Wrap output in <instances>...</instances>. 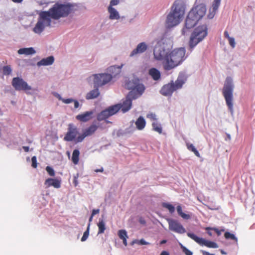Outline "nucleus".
<instances>
[{"label": "nucleus", "instance_id": "obj_35", "mask_svg": "<svg viewBox=\"0 0 255 255\" xmlns=\"http://www.w3.org/2000/svg\"><path fill=\"white\" fill-rule=\"evenodd\" d=\"M177 212L179 215H180L182 218L186 220H188L191 218L189 215L186 214L182 212V207L180 205H178L177 207Z\"/></svg>", "mask_w": 255, "mask_h": 255}, {"label": "nucleus", "instance_id": "obj_8", "mask_svg": "<svg viewBox=\"0 0 255 255\" xmlns=\"http://www.w3.org/2000/svg\"><path fill=\"white\" fill-rule=\"evenodd\" d=\"M94 83L95 87H100L109 83L112 79V76L109 74L103 73L94 74Z\"/></svg>", "mask_w": 255, "mask_h": 255}, {"label": "nucleus", "instance_id": "obj_5", "mask_svg": "<svg viewBox=\"0 0 255 255\" xmlns=\"http://www.w3.org/2000/svg\"><path fill=\"white\" fill-rule=\"evenodd\" d=\"M233 91L234 85L232 79L230 77H227L226 79L222 93L225 98L226 104L229 110L233 112Z\"/></svg>", "mask_w": 255, "mask_h": 255}, {"label": "nucleus", "instance_id": "obj_4", "mask_svg": "<svg viewBox=\"0 0 255 255\" xmlns=\"http://www.w3.org/2000/svg\"><path fill=\"white\" fill-rule=\"evenodd\" d=\"M186 81V78L184 75H179L175 83L171 82L164 85L160 90V93L165 96H171L175 91L181 89Z\"/></svg>", "mask_w": 255, "mask_h": 255}, {"label": "nucleus", "instance_id": "obj_27", "mask_svg": "<svg viewBox=\"0 0 255 255\" xmlns=\"http://www.w3.org/2000/svg\"><path fill=\"white\" fill-rule=\"evenodd\" d=\"M111 116V114H110L108 109L102 111L101 113H100L97 116V120L99 121L105 120Z\"/></svg>", "mask_w": 255, "mask_h": 255}, {"label": "nucleus", "instance_id": "obj_16", "mask_svg": "<svg viewBox=\"0 0 255 255\" xmlns=\"http://www.w3.org/2000/svg\"><path fill=\"white\" fill-rule=\"evenodd\" d=\"M198 21V20L193 15L191 16L190 13L189 12L186 19L185 28L182 30L183 34L185 35L186 32V30L193 28Z\"/></svg>", "mask_w": 255, "mask_h": 255}, {"label": "nucleus", "instance_id": "obj_12", "mask_svg": "<svg viewBox=\"0 0 255 255\" xmlns=\"http://www.w3.org/2000/svg\"><path fill=\"white\" fill-rule=\"evenodd\" d=\"M169 229L175 233L182 234L186 232L185 229L177 221L174 219H169L167 220Z\"/></svg>", "mask_w": 255, "mask_h": 255}, {"label": "nucleus", "instance_id": "obj_23", "mask_svg": "<svg viewBox=\"0 0 255 255\" xmlns=\"http://www.w3.org/2000/svg\"><path fill=\"white\" fill-rule=\"evenodd\" d=\"M17 53L19 54H25L26 55H33L36 53L33 47L20 48Z\"/></svg>", "mask_w": 255, "mask_h": 255}, {"label": "nucleus", "instance_id": "obj_38", "mask_svg": "<svg viewBox=\"0 0 255 255\" xmlns=\"http://www.w3.org/2000/svg\"><path fill=\"white\" fill-rule=\"evenodd\" d=\"M162 206L163 207L167 209L170 213H173L175 211L174 207L172 205H171L169 203H163L162 204Z\"/></svg>", "mask_w": 255, "mask_h": 255}, {"label": "nucleus", "instance_id": "obj_34", "mask_svg": "<svg viewBox=\"0 0 255 255\" xmlns=\"http://www.w3.org/2000/svg\"><path fill=\"white\" fill-rule=\"evenodd\" d=\"M98 227V234H101L104 233L106 230L105 223L102 219H100L97 224Z\"/></svg>", "mask_w": 255, "mask_h": 255}, {"label": "nucleus", "instance_id": "obj_24", "mask_svg": "<svg viewBox=\"0 0 255 255\" xmlns=\"http://www.w3.org/2000/svg\"><path fill=\"white\" fill-rule=\"evenodd\" d=\"M108 12L110 13L109 18L110 19H119L120 18L119 13L115 8L109 6Z\"/></svg>", "mask_w": 255, "mask_h": 255}, {"label": "nucleus", "instance_id": "obj_18", "mask_svg": "<svg viewBox=\"0 0 255 255\" xmlns=\"http://www.w3.org/2000/svg\"><path fill=\"white\" fill-rule=\"evenodd\" d=\"M221 0H214L212 6L209 9V13L207 15L208 17L212 19L215 16L217 10L220 5Z\"/></svg>", "mask_w": 255, "mask_h": 255}, {"label": "nucleus", "instance_id": "obj_49", "mask_svg": "<svg viewBox=\"0 0 255 255\" xmlns=\"http://www.w3.org/2000/svg\"><path fill=\"white\" fill-rule=\"evenodd\" d=\"M119 0H111L109 6L113 7V6L119 4Z\"/></svg>", "mask_w": 255, "mask_h": 255}, {"label": "nucleus", "instance_id": "obj_47", "mask_svg": "<svg viewBox=\"0 0 255 255\" xmlns=\"http://www.w3.org/2000/svg\"><path fill=\"white\" fill-rule=\"evenodd\" d=\"M230 45L233 47L234 48L235 47L236 43L235 41V39L233 37L229 38L228 39Z\"/></svg>", "mask_w": 255, "mask_h": 255}, {"label": "nucleus", "instance_id": "obj_30", "mask_svg": "<svg viewBox=\"0 0 255 255\" xmlns=\"http://www.w3.org/2000/svg\"><path fill=\"white\" fill-rule=\"evenodd\" d=\"M118 236L123 240L124 245L127 246L128 245L127 239L128 238L127 232L125 230H120L118 232Z\"/></svg>", "mask_w": 255, "mask_h": 255}, {"label": "nucleus", "instance_id": "obj_60", "mask_svg": "<svg viewBox=\"0 0 255 255\" xmlns=\"http://www.w3.org/2000/svg\"><path fill=\"white\" fill-rule=\"evenodd\" d=\"M207 233L210 236H212V234L211 232H210V230L209 231H207Z\"/></svg>", "mask_w": 255, "mask_h": 255}, {"label": "nucleus", "instance_id": "obj_59", "mask_svg": "<svg viewBox=\"0 0 255 255\" xmlns=\"http://www.w3.org/2000/svg\"><path fill=\"white\" fill-rule=\"evenodd\" d=\"M166 242H167V241H166V240H162V241L160 242V244H161V245H162V244H165Z\"/></svg>", "mask_w": 255, "mask_h": 255}, {"label": "nucleus", "instance_id": "obj_22", "mask_svg": "<svg viewBox=\"0 0 255 255\" xmlns=\"http://www.w3.org/2000/svg\"><path fill=\"white\" fill-rule=\"evenodd\" d=\"M54 58L53 56H50L45 58L42 59L40 61L37 62V66H47L52 64L54 62Z\"/></svg>", "mask_w": 255, "mask_h": 255}, {"label": "nucleus", "instance_id": "obj_28", "mask_svg": "<svg viewBox=\"0 0 255 255\" xmlns=\"http://www.w3.org/2000/svg\"><path fill=\"white\" fill-rule=\"evenodd\" d=\"M149 74L154 80H158L160 78L161 74L159 70L152 68L149 70Z\"/></svg>", "mask_w": 255, "mask_h": 255}, {"label": "nucleus", "instance_id": "obj_11", "mask_svg": "<svg viewBox=\"0 0 255 255\" xmlns=\"http://www.w3.org/2000/svg\"><path fill=\"white\" fill-rule=\"evenodd\" d=\"M206 12V7L204 4H198L190 11L191 16L193 15L198 21L201 19L205 15Z\"/></svg>", "mask_w": 255, "mask_h": 255}, {"label": "nucleus", "instance_id": "obj_6", "mask_svg": "<svg viewBox=\"0 0 255 255\" xmlns=\"http://www.w3.org/2000/svg\"><path fill=\"white\" fill-rule=\"evenodd\" d=\"M207 27L205 25L198 26L195 28L190 38L189 42L190 47L194 48L207 36Z\"/></svg>", "mask_w": 255, "mask_h": 255}, {"label": "nucleus", "instance_id": "obj_50", "mask_svg": "<svg viewBox=\"0 0 255 255\" xmlns=\"http://www.w3.org/2000/svg\"><path fill=\"white\" fill-rule=\"evenodd\" d=\"M138 244L141 245H149V243L146 242L144 239H141L138 241Z\"/></svg>", "mask_w": 255, "mask_h": 255}, {"label": "nucleus", "instance_id": "obj_40", "mask_svg": "<svg viewBox=\"0 0 255 255\" xmlns=\"http://www.w3.org/2000/svg\"><path fill=\"white\" fill-rule=\"evenodd\" d=\"M205 230L206 231H209V230L214 231L217 233V235L218 236L221 235L222 232H224V229H222L221 230H219L218 229H217L216 228H212V227H206L205 228Z\"/></svg>", "mask_w": 255, "mask_h": 255}, {"label": "nucleus", "instance_id": "obj_20", "mask_svg": "<svg viewBox=\"0 0 255 255\" xmlns=\"http://www.w3.org/2000/svg\"><path fill=\"white\" fill-rule=\"evenodd\" d=\"M44 184L46 188L53 186L55 188H59L61 186V182L57 179L48 178L45 180Z\"/></svg>", "mask_w": 255, "mask_h": 255}, {"label": "nucleus", "instance_id": "obj_1", "mask_svg": "<svg viewBox=\"0 0 255 255\" xmlns=\"http://www.w3.org/2000/svg\"><path fill=\"white\" fill-rule=\"evenodd\" d=\"M73 10V5L55 3L48 11H42L39 13L38 21L33 29V31L41 33L45 27L50 26L51 19L57 20L68 15Z\"/></svg>", "mask_w": 255, "mask_h": 255}, {"label": "nucleus", "instance_id": "obj_53", "mask_svg": "<svg viewBox=\"0 0 255 255\" xmlns=\"http://www.w3.org/2000/svg\"><path fill=\"white\" fill-rule=\"evenodd\" d=\"M202 253L203 254V255H215L214 254H210L209 252L205 251H202Z\"/></svg>", "mask_w": 255, "mask_h": 255}, {"label": "nucleus", "instance_id": "obj_37", "mask_svg": "<svg viewBox=\"0 0 255 255\" xmlns=\"http://www.w3.org/2000/svg\"><path fill=\"white\" fill-rule=\"evenodd\" d=\"M2 72L4 75H9L11 74L12 69L10 65L4 66L2 67Z\"/></svg>", "mask_w": 255, "mask_h": 255}, {"label": "nucleus", "instance_id": "obj_61", "mask_svg": "<svg viewBox=\"0 0 255 255\" xmlns=\"http://www.w3.org/2000/svg\"><path fill=\"white\" fill-rule=\"evenodd\" d=\"M93 216H92L91 215V217H90V219H89V222H91L92 221V219H93Z\"/></svg>", "mask_w": 255, "mask_h": 255}, {"label": "nucleus", "instance_id": "obj_19", "mask_svg": "<svg viewBox=\"0 0 255 255\" xmlns=\"http://www.w3.org/2000/svg\"><path fill=\"white\" fill-rule=\"evenodd\" d=\"M93 114V111H87L76 116V119L82 122H87L92 119Z\"/></svg>", "mask_w": 255, "mask_h": 255}, {"label": "nucleus", "instance_id": "obj_29", "mask_svg": "<svg viewBox=\"0 0 255 255\" xmlns=\"http://www.w3.org/2000/svg\"><path fill=\"white\" fill-rule=\"evenodd\" d=\"M122 66V65L118 67L112 66L108 68V71L111 73L110 74L112 76V78L120 73Z\"/></svg>", "mask_w": 255, "mask_h": 255}, {"label": "nucleus", "instance_id": "obj_48", "mask_svg": "<svg viewBox=\"0 0 255 255\" xmlns=\"http://www.w3.org/2000/svg\"><path fill=\"white\" fill-rule=\"evenodd\" d=\"M78 177H79L78 174H77L76 175L74 176L73 184L75 186H77L78 184Z\"/></svg>", "mask_w": 255, "mask_h": 255}, {"label": "nucleus", "instance_id": "obj_46", "mask_svg": "<svg viewBox=\"0 0 255 255\" xmlns=\"http://www.w3.org/2000/svg\"><path fill=\"white\" fill-rule=\"evenodd\" d=\"M32 164L31 166L33 168H36L37 166V159L36 156H34L31 158Z\"/></svg>", "mask_w": 255, "mask_h": 255}, {"label": "nucleus", "instance_id": "obj_7", "mask_svg": "<svg viewBox=\"0 0 255 255\" xmlns=\"http://www.w3.org/2000/svg\"><path fill=\"white\" fill-rule=\"evenodd\" d=\"M125 87L133 91V99H136L140 96L145 90L144 85L140 83L139 80L138 78H133L131 80H128L125 84Z\"/></svg>", "mask_w": 255, "mask_h": 255}, {"label": "nucleus", "instance_id": "obj_51", "mask_svg": "<svg viewBox=\"0 0 255 255\" xmlns=\"http://www.w3.org/2000/svg\"><path fill=\"white\" fill-rule=\"evenodd\" d=\"M99 212H100V210L99 209H94L92 211L91 215L94 216L96 214H97L99 213Z\"/></svg>", "mask_w": 255, "mask_h": 255}, {"label": "nucleus", "instance_id": "obj_45", "mask_svg": "<svg viewBox=\"0 0 255 255\" xmlns=\"http://www.w3.org/2000/svg\"><path fill=\"white\" fill-rule=\"evenodd\" d=\"M181 248L182 249L183 252L186 255H192V253L189 251L188 249H187L186 247L182 246Z\"/></svg>", "mask_w": 255, "mask_h": 255}, {"label": "nucleus", "instance_id": "obj_42", "mask_svg": "<svg viewBox=\"0 0 255 255\" xmlns=\"http://www.w3.org/2000/svg\"><path fill=\"white\" fill-rule=\"evenodd\" d=\"M147 118L149 119L151 121L153 122L157 121V119L156 118V116L155 114L150 113L147 115Z\"/></svg>", "mask_w": 255, "mask_h": 255}, {"label": "nucleus", "instance_id": "obj_41", "mask_svg": "<svg viewBox=\"0 0 255 255\" xmlns=\"http://www.w3.org/2000/svg\"><path fill=\"white\" fill-rule=\"evenodd\" d=\"M89 227H90V224L88 225L87 230L83 234V235L81 240L82 242L85 241L87 240V239L88 238L89 235Z\"/></svg>", "mask_w": 255, "mask_h": 255}, {"label": "nucleus", "instance_id": "obj_56", "mask_svg": "<svg viewBox=\"0 0 255 255\" xmlns=\"http://www.w3.org/2000/svg\"><path fill=\"white\" fill-rule=\"evenodd\" d=\"M160 255H169V253L167 251H164L161 253Z\"/></svg>", "mask_w": 255, "mask_h": 255}, {"label": "nucleus", "instance_id": "obj_10", "mask_svg": "<svg viewBox=\"0 0 255 255\" xmlns=\"http://www.w3.org/2000/svg\"><path fill=\"white\" fill-rule=\"evenodd\" d=\"M79 133L78 129L73 124H70L68 125V131L64 137V140L66 141H74L76 143L77 136Z\"/></svg>", "mask_w": 255, "mask_h": 255}, {"label": "nucleus", "instance_id": "obj_54", "mask_svg": "<svg viewBox=\"0 0 255 255\" xmlns=\"http://www.w3.org/2000/svg\"><path fill=\"white\" fill-rule=\"evenodd\" d=\"M224 35L226 38H228V39L231 37L229 36V33L227 31H225L224 32Z\"/></svg>", "mask_w": 255, "mask_h": 255}, {"label": "nucleus", "instance_id": "obj_33", "mask_svg": "<svg viewBox=\"0 0 255 255\" xmlns=\"http://www.w3.org/2000/svg\"><path fill=\"white\" fill-rule=\"evenodd\" d=\"M121 106H120V104H116L112 106L109 107L108 109L110 114H111V116L115 115L117 113L119 112V111L121 109Z\"/></svg>", "mask_w": 255, "mask_h": 255}, {"label": "nucleus", "instance_id": "obj_2", "mask_svg": "<svg viewBox=\"0 0 255 255\" xmlns=\"http://www.w3.org/2000/svg\"><path fill=\"white\" fill-rule=\"evenodd\" d=\"M185 48H176L166 53L163 65L166 70H170L180 64L186 58Z\"/></svg>", "mask_w": 255, "mask_h": 255}, {"label": "nucleus", "instance_id": "obj_31", "mask_svg": "<svg viewBox=\"0 0 255 255\" xmlns=\"http://www.w3.org/2000/svg\"><path fill=\"white\" fill-rule=\"evenodd\" d=\"M152 129L159 134H161L162 133V128L161 125L158 122V121L152 122Z\"/></svg>", "mask_w": 255, "mask_h": 255}, {"label": "nucleus", "instance_id": "obj_14", "mask_svg": "<svg viewBox=\"0 0 255 255\" xmlns=\"http://www.w3.org/2000/svg\"><path fill=\"white\" fill-rule=\"evenodd\" d=\"M97 128L98 127L95 125H92L89 128H86L82 134L78 136L76 138V143L82 142L86 136L93 134Z\"/></svg>", "mask_w": 255, "mask_h": 255}, {"label": "nucleus", "instance_id": "obj_9", "mask_svg": "<svg viewBox=\"0 0 255 255\" xmlns=\"http://www.w3.org/2000/svg\"><path fill=\"white\" fill-rule=\"evenodd\" d=\"M187 236L194 241H195L197 243L199 244L201 246H205L207 247L210 248H218V246L217 244L214 242L206 240L202 238H199L195 235L193 233H188Z\"/></svg>", "mask_w": 255, "mask_h": 255}, {"label": "nucleus", "instance_id": "obj_21", "mask_svg": "<svg viewBox=\"0 0 255 255\" xmlns=\"http://www.w3.org/2000/svg\"><path fill=\"white\" fill-rule=\"evenodd\" d=\"M147 46L144 42H141L138 44L135 49H134L130 53V56L144 52L147 49Z\"/></svg>", "mask_w": 255, "mask_h": 255}, {"label": "nucleus", "instance_id": "obj_58", "mask_svg": "<svg viewBox=\"0 0 255 255\" xmlns=\"http://www.w3.org/2000/svg\"><path fill=\"white\" fill-rule=\"evenodd\" d=\"M103 170H104L103 168H101V169L95 170V172H103Z\"/></svg>", "mask_w": 255, "mask_h": 255}, {"label": "nucleus", "instance_id": "obj_52", "mask_svg": "<svg viewBox=\"0 0 255 255\" xmlns=\"http://www.w3.org/2000/svg\"><path fill=\"white\" fill-rule=\"evenodd\" d=\"M73 102L74 103V108L76 109L78 108L79 106V103L78 101L77 100H73Z\"/></svg>", "mask_w": 255, "mask_h": 255}, {"label": "nucleus", "instance_id": "obj_26", "mask_svg": "<svg viewBox=\"0 0 255 255\" xmlns=\"http://www.w3.org/2000/svg\"><path fill=\"white\" fill-rule=\"evenodd\" d=\"M96 87V88L95 89L91 90L87 94L86 96V99L90 100L95 99L97 98L99 96L100 92L98 88V87Z\"/></svg>", "mask_w": 255, "mask_h": 255}, {"label": "nucleus", "instance_id": "obj_43", "mask_svg": "<svg viewBox=\"0 0 255 255\" xmlns=\"http://www.w3.org/2000/svg\"><path fill=\"white\" fill-rule=\"evenodd\" d=\"M46 170L50 176H54L55 175V171L51 167L47 166L46 167Z\"/></svg>", "mask_w": 255, "mask_h": 255}, {"label": "nucleus", "instance_id": "obj_13", "mask_svg": "<svg viewBox=\"0 0 255 255\" xmlns=\"http://www.w3.org/2000/svg\"><path fill=\"white\" fill-rule=\"evenodd\" d=\"M12 85L16 90H29L31 87L26 82L19 77H14L12 80Z\"/></svg>", "mask_w": 255, "mask_h": 255}, {"label": "nucleus", "instance_id": "obj_44", "mask_svg": "<svg viewBox=\"0 0 255 255\" xmlns=\"http://www.w3.org/2000/svg\"><path fill=\"white\" fill-rule=\"evenodd\" d=\"M58 98L60 100L62 101L63 103L65 104H69L73 102V99H63L59 95L58 96Z\"/></svg>", "mask_w": 255, "mask_h": 255}, {"label": "nucleus", "instance_id": "obj_36", "mask_svg": "<svg viewBox=\"0 0 255 255\" xmlns=\"http://www.w3.org/2000/svg\"><path fill=\"white\" fill-rule=\"evenodd\" d=\"M186 146L188 150L192 151L197 157H200L199 152L192 144L187 143Z\"/></svg>", "mask_w": 255, "mask_h": 255}, {"label": "nucleus", "instance_id": "obj_63", "mask_svg": "<svg viewBox=\"0 0 255 255\" xmlns=\"http://www.w3.org/2000/svg\"><path fill=\"white\" fill-rule=\"evenodd\" d=\"M221 253H222V254H225L224 252H223V251H221Z\"/></svg>", "mask_w": 255, "mask_h": 255}, {"label": "nucleus", "instance_id": "obj_39", "mask_svg": "<svg viewBox=\"0 0 255 255\" xmlns=\"http://www.w3.org/2000/svg\"><path fill=\"white\" fill-rule=\"evenodd\" d=\"M224 236L226 239H231L235 241L236 242H237L238 241V239L235 236L230 232H226L224 234Z\"/></svg>", "mask_w": 255, "mask_h": 255}, {"label": "nucleus", "instance_id": "obj_15", "mask_svg": "<svg viewBox=\"0 0 255 255\" xmlns=\"http://www.w3.org/2000/svg\"><path fill=\"white\" fill-rule=\"evenodd\" d=\"M133 91H130L127 96L126 100L123 101L122 104H120L121 106V109L123 113H126L129 110L132 105V100L133 99Z\"/></svg>", "mask_w": 255, "mask_h": 255}, {"label": "nucleus", "instance_id": "obj_25", "mask_svg": "<svg viewBox=\"0 0 255 255\" xmlns=\"http://www.w3.org/2000/svg\"><path fill=\"white\" fill-rule=\"evenodd\" d=\"M135 124L137 129L141 130L145 128L146 122L142 116H140L135 122Z\"/></svg>", "mask_w": 255, "mask_h": 255}, {"label": "nucleus", "instance_id": "obj_57", "mask_svg": "<svg viewBox=\"0 0 255 255\" xmlns=\"http://www.w3.org/2000/svg\"><path fill=\"white\" fill-rule=\"evenodd\" d=\"M13 2L15 3H20L23 0H11Z\"/></svg>", "mask_w": 255, "mask_h": 255}, {"label": "nucleus", "instance_id": "obj_17", "mask_svg": "<svg viewBox=\"0 0 255 255\" xmlns=\"http://www.w3.org/2000/svg\"><path fill=\"white\" fill-rule=\"evenodd\" d=\"M153 54L155 59L158 60H163L165 58L166 54L165 49L160 45H157L155 46Z\"/></svg>", "mask_w": 255, "mask_h": 255}, {"label": "nucleus", "instance_id": "obj_62", "mask_svg": "<svg viewBox=\"0 0 255 255\" xmlns=\"http://www.w3.org/2000/svg\"><path fill=\"white\" fill-rule=\"evenodd\" d=\"M67 155L68 156V157H70V153L69 151H67Z\"/></svg>", "mask_w": 255, "mask_h": 255}, {"label": "nucleus", "instance_id": "obj_3", "mask_svg": "<svg viewBox=\"0 0 255 255\" xmlns=\"http://www.w3.org/2000/svg\"><path fill=\"white\" fill-rule=\"evenodd\" d=\"M185 6L181 0L174 1L169 13L167 16L166 25L168 27H172L178 25L185 13Z\"/></svg>", "mask_w": 255, "mask_h": 255}, {"label": "nucleus", "instance_id": "obj_55", "mask_svg": "<svg viewBox=\"0 0 255 255\" xmlns=\"http://www.w3.org/2000/svg\"><path fill=\"white\" fill-rule=\"evenodd\" d=\"M22 148L24 149V151L26 152H28L29 150V148L28 146H22Z\"/></svg>", "mask_w": 255, "mask_h": 255}, {"label": "nucleus", "instance_id": "obj_32", "mask_svg": "<svg viewBox=\"0 0 255 255\" xmlns=\"http://www.w3.org/2000/svg\"><path fill=\"white\" fill-rule=\"evenodd\" d=\"M80 151L78 149H74L72 153V161L74 164H77L79 161Z\"/></svg>", "mask_w": 255, "mask_h": 255}]
</instances>
